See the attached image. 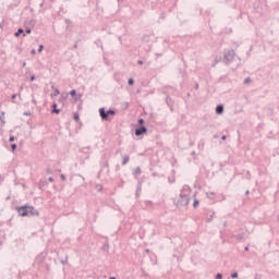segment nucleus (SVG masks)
<instances>
[{
  "instance_id": "obj_1",
  "label": "nucleus",
  "mask_w": 279,
  "mask_h": 279,
  "mask_svg": "<svg viewBox=\"0 0 279 279\" xmlns=\"http://www.w3.org/2000/svg\"><path fill=\"white\" fill-rule=\"evenodd\" d=\"M189 202H191V187L189 185H184L175 204L178 207L189 206Z\"/></svg>"
},
{
  "instance_id": "obj_2",
  "label": "nucleus",
  "mask_w": 279,
  "mask_h": 279,
  "mask_svg": "<svg viewBox=\"0 0 279 279\" xmlns=\"http://www.w3.org/2000/svg\"><path fill=\"white\" fill-rule=\"evenodd\" d=\"M16 213L20 215V217H38L40 213L34 208V206L24 205L16 207Z\"/></svg>"
},
{
  "instance_id": "obj_3",
  "label": "nucleus",
  "mask_w": 279,
  "mask_h": 279,
  "mask_svg": "<svg viewBox=\"0 0 279 279\" xmlns=\"http://www.w3.org/2000/svg\"><path fill=\"white\" fill-rule=\"evenodd\" d=\"M99 114L102 121H110V117H114V114H117V111H114V109H109L106 111V108H100Z\"/></svg>"
},
{
  "instance_id": "obj_4",
  "label": "nucleus",
  "mask_w": 279,
  "mask_h": 279,
  "mask_svg": "<svg viewBox=\"0 0 279 279\" xmlns=\"http://www.w3.org/2000/svg\"><path fill=\"white\" fill-rule=\"evenodd\" d=\"M234 56H235L234 50H225L223 57H225L226 62L229 63L232 60H234Z\"/></svg>"
},
{
  "instance_id": "obj_5",
  "label": "nucleus",
  "mask_w": 279,
  "mask_h": 279,
  "mask_svg": "<svg viewBox=\"0 0 279 279\" xmlns=\"http://www.w3.org/2000/svg\"><path fill=\"white\" fill-rule=\"evenodd\" d=\"M143 134H147V128L140 126L135 129V136H143Z\"/></svg>"
},
{
  "instance_id": "obj_6",
  "label": "nucleus",
  "mask_w": 279,
  "mask_h": 279,
  "mask_svg": "<svg viewBox=\"0 0 279 279\" xmlns=\"http://www.w3.org/2000/svg\"><path fill=\"white\" fill-rule=\"evenodd\" d=\"M216 114H223V105H218L216 107Z\"/></svg>"
},
{
  "instance_id": "obj_7",
  "label": "nucleus",
  "mask_w": 279,
  "mask_h": 279,
  "mask_svg": "<svg viewBox=\"0 0 279 279\" xmlns=\"http://www.w3.org/2000/svg\"><path fill=\"white\" fill-rule=\"evenodd\" d=\"M52 112L54 114H60V109H58V104L53 102L52 105Z\"/></svg>"
},
{
  "instance_id": "obj_8",
  "label": "nucleus",
  "mask_w": 279,
  "mask_h": 279,
  "mask_svg": "<svg viewBox=\"0 0 279 279\" xmlns=\"http://www.w3.org/2000/svg\"><path fill=\"white\" fill-rule=\"evenodd\" d=\"M52 89L54 90L53 94L50 95V97H58V95H60V89L56 88L52 86Z\"/></svg>"
},
{
  "instance_id": "obj_9",
  "label": "nucleus",
  "mask_w": 279,
  "mask_h": 279,
  "mask_svg": "<svg viewBox=\"0 0 279 279\" xmlns=\"http://www.w3.org/2000/svg\"><path fill=\"white\" fill-rule=\"evenodd\" d=\"M0 121H1V125H5V112H1V116H0Z\"/></svg>"
},
{
  "instance_id": "obj_10",
  "label": "nucleus",
  "mask_w": 279,
  "mask_h": 279,
  "mask_svg": "<svg viewBox=\"0 0 279 279\" xmlns=\"http://www.w3.org/2000/svg\"><path fill=\"white\" fill-rule=\"evenodd\" d=\"M206 197L211 201L215 199V192H207Z\"/></svg>"
},
{
  "instance_id": "obj_11",
  "label": "nucleus",
  "mask_w": 279,
  "mask_h": 279,
  "mask_svg": "<svg viewBox=\"0 0 279 279\" xmlns=\"http://www.w3.org/2000/svg\"><path fill=\"white\" fill-rule=\"evenodd\" d=\"M130 162V156L125 155L122 160V165L125 166Z\"/></svg>"
},
{
  "instance_id": "obj_12",
  "label": "nucleus",
  "mask_w": 279,
  "mask_h": 279,
  "mask_svg": "<svg viewBox=\"0 0 279 279\" xmlns=\"http://www.w3.org/2000/svg\"><path fill=\"white\" fill-rule=\"evenodd\" d=\"M24 33L25 31L23 28H19L17 32L14 34V36L19 38V36H21V34H24Z\"/></svg>"
},
{
  "instance_id": "obj_13",
  "label": "nucleus",
  "mask_w": 279,
  "mask_h": 279,
  "mask_svg": "<svg viewBox=\"0 0 279 279\" xmlns=\"http://www.w3.org/2000/svg\"><path fill=\"white\" fill-rule=\"evenodd\" d=\"M198 206H199V201L194 199L193 207H194V208H197Z\"/></svg>"
},
{
  "instance_id": "obj_14",
  "label": "nucleus",
  "mask_w": 279,
  "mask_h": 279,
  "mask_svg": "<svg viewBox=\"0 0 279 279\" xmlns=\"http://www.w3.org/2000/svg\"><path fill=\"white\" fill-rule=\"evenodd\" d=\"M71 97H75L77 95V92L75 89H72L70 92Z\"/></svg>"
},
{
  "instance_id": "obj_15",
  "label": "nucleus",
  "mask_w": 279,
  "mask_h": 279,
  "mask_svg": "<svg viewBox=\"0 0 279 279\" xmlns=\"http://www.w3.org/2000/svg\"><path fill=\"white\" fill-rule=\"evenodd\" d=\"M145 124V120L143 118L138 119V125L143 126Z\"/></svg>"
},
{
  "instance_id": "obj_16",
  "label": "nucleus",
  "mask_w": 279,
  "mask_h": 279,
  "mask_svg": "<svg viewBox=\"0 0 279 279\" xmlns=\"http://www.w3.org/2000/svg\"><path fill=\"white\" fill-rule=\"evenodd\" d=\"M128 84H129V86H134V78H129Z\"/></svg>"
},
{
  "instance_id": "obj_17",
  "label": "nucleus",
  "mask_w": 279,
  "mask_h": 279,
  "mask_svg": "<svg viewBox=\"0 0 279 279\" xmlns=\"http://www.w3.org/2000/svg\"><path fill=\"white\" fill-rule=\"evenodd\" d=\"M134 175H141V169H140V168H136V169H135Z\"/></svg>"
},
{
  "instance_id": "obj_18",
  "label": "nucleus",
  "mask_w": 279,
  "mask_h": 279,
  "mask_svg": "<svg viewBox=\"0 0 279 279\" xmlns=\"http://www.w3.org/2000/svg\"><path fill=\"white\" fill-rule=\"evenodd\" d=\"M45 49V46L43 45H39V48H38V53H43V50Z\"/></svg>"
},
{
  "instance_id": "obj_19",
  "label": "nucleus",
  "mask_w": 279,
  "mask_h": 279,
  "mask_svg": "<svg viewBox=\"0 0 279 279\" xmlns=\"http://www.w3.org/2000/svg\"><path fill=\"white\" fill-rule=\"evenodd\" d=\"M74 121H80V114L78 113H74Z\"/></svg>"
},
{
  "instance_id": "obj_20",
  "label": "nucleus",
  "mask_w": 279,
  "mask_h": 279,
  "mask_svg": "<svg viewBox=\"0 0 279 279\" xmlns=\"http://www.w3.org/2000/svg\"><path fill=\"white\" fill-rule=\"evenodd\" d=\"M250 82H252V78H250V77H246V78L244 80V84H250Z\"/></svg>"
},
{
  "instance_id": "obj_21",
  "label": "nucleus",
  "mask_w": 279,
  "mask_h": 279,
  "mask_svg": "<svg viewBox=\"0 0 279 279\" xmlns=\"http://www.w3.org/2000/svg\"><path fill=\"white\" fill-rule=\"evenodd\" d=\"M231 278H239V272H233L232 275H231Z\"/></svg>"
},
{
  "instance_id": "obj_22",
  "label": "nucleus",
  "mask_w": 279,
  "mask_h": 279,
  "mask_svg": "<svg viewBox=\"0 0 279 279\" xmlns=\"http://www.w3.org/2000/svg\"><path fill=\"white\" fill-rule=\"evenodd\" d=\"M11 149H12V151H15L16 150V144H12Z\"/></svg>"
},
{
  "instance_id": "obj_23",
  "label": "nucleus",
  "mask_w": 279,
  "mask_h": 279,
  "mask_svg": "<svg viewBox=\"0 0 279 279\" xmlns=\"http://www.w3.org/2000/svg\"><path fill=\"white\" fill-rule=\"evenodd\" d=\"M60 178H61V180H62L63 182L66 180V175H64V174H61Z\"/></svg>"
},
{
  "instance_id": "obj_24",
  "label": "nucleus",
  "mask_w": 279,
  "mask_h": 279,
  "mask_svg": "<svg viewBox=\"0 0 279 279\" xmlns=\"http://www.w3.org/2000/svg\"><path fill=\"white\" fill-rule=\"evenodd\" d=\"M221 278H223V275L217 274L216 279H221Z\"/></svg>"
},
{
  "instance_id": "obj_25",
  "label": "nucleus",
  "mask_w": 279,
  "mask_h": 279,
  "mask_svg": "<svg viewBox=\"0 0 279 279\" xmlns=\"http://www.w3.org/2000/svg\"><path fill=\"white\" fill-rule=\"evenodd\" d=\"M32 56H36V49L31 50Z\"/></svg>"
},
{
  "instance_id": "obj_26",
  "label": "nucleus",
  "mask_w": 279,
  "mask_h": 279,
  "mask_svg": "<svg viewBox=\"0 0 279 279\" xmlns=\"http://www.w3.org/2000/svg\"><path fill=\"white\" fill-rule=\"evenodd\" d=\"M26 34H32V28H26Z\"/></svg>"
},
{
  "instance_id": "obj_27",
  "label": "nucleus",
  "mask_w": 279,
  "mask_h": 279,
  "mask_svg": "<svg viewBox=\"0 0 279 279\" xmlns=\"http://www.w3.org/2000/svg\"><path fill=\"white\" fill-rule=\"evenodd\" d=\"M9 141L10 143H14V136H10Z\"/></svg>"
},
{
  "instance_id": "obj_28",
  "label": "nucleus",
  "mask_w": 279,
  "mask_h": 279,
  "mask_svg": "<svg viewBox=\"0 0 279 279\" xmlns=\"http://www.w3.org/2000/svg\"><path fill=\"white\" fill-rule=\"evenodd\" d=\"M11 99H12V101H14V99H16V94H13Z\"/></svg>"
},
{
  "instance_id": "obj_29",
  "label": "nucleus",
  "mask_w": 279,
  "mask_h": 279,
  "mask_svg": "<svg viewBox=\"0 0 279 279\" xmlns=\"http://www.w3.org/2000/svg\"><path fill=\"white\" fill-rule=\"evenodd\" d=\"M48 182H53V177H49Z\"/></svg>"
},
{
  "instance_id": "obj_30",
  "label": "nucleus",
  "mask_w": 279,
  "mask_h": 279,
  "mask_svg": "<svg viewBox=\"0 0 279 279\" xmlns=\"http://www.w3.org/2000/svg\"><path fill=\"white\" fill-rule=\"evenodd\" d=\"M213 217H214V214L209 218H207V221H213Z\"/></svg>"
},
{
  "instance_id": "obj_31",
  "label": "nucleus",
  "mask_w": 279,
  "mask_h": 279,
  "mask_svg": "<svg viewBox=\"0 0 279 279\" xmlns=\"http://www.w3.org/2000/svg\"><path fill=\"white\" fill-rule=\"evenodd\" d=\"M34 80H36V76L35 75L31 76V82H34Z\"/></svg>"
},
{
  "instance_id": "obj_32",
  "label": "nucleus",
  "mask_w": 279,
  "mask_h": 279,
  "mask_svg": "<svg viewBox=\"0 0 279 279\" xmlns=\"http://www.w3.org/2000/svg\"><path fill=\"white\" fill-rule=\"evenodd\" d=\"M198 147H204V142H201V143L198 144Z\"/></svg>"
},
{
  "instance_id": "obj_33",
  "label": "nucleus",
  "mask_w": 279,
  "mask_h": 279,
  "mask_svg": "<svg viewBox=\"0 0 279 279\" xmlns=\"http://www.w3.org/2000/svg\"><path fill=\"white\" fill-rule=\"evenodd\" d=\"M140 191H141V185L137 187L136 195H138Z\"/></svg>"
},
{
  "instance_id": "obj_34",
  "label": "nucleus",
  "mask_w": 279,
  "mask_h": 279,
  "mask_svg": "<svg viewBox=\"0 0 279 279\" xmlns=\"http://www.w3.org/2000/svg\"><path fill=\"white\" fill-rule=\"evenodd\" d=\"M226 138H227L226 135L221 136V141H226Z\"/></svg>"
},
{
  "instance_id": "obj_35",
  "label": "nucleus",
  "mask_w": 279,
  "mask_h": 279,
  "mask_svg": "<svg viewBox=\"0 0 279 279\" xmlns=\"http://www.w3.org/2000/svg\"><path fill=\"white\" fill-rule=\"evenodd\" d=\"M137 64H143V60H138V61H137Z\"/></svg>"
},
{
  "instance_id": "obj_36",
  "label": "nucleus",
  "mask_w": 279,
  "mask_h": 279,
  "mask_svg": "<svg viewBox=\"0 0 279 279\" xmlns=\"http://www.w3.org/2000/svg\"><path fill=\"white\" fill-rule=\"evenodd\" d=\"M244 250H245V252H247L250 250V247L246 246Z\"/></svg>"
},
{
  "instance_id": "obj_37",
  "label": "nucleus",
  "mask_w": 279,
  "mask_h": 279,
  "mask_svg": "<svg viewBox=\"0 0 279 279\" xmlns=\"http://www.w3.org/2000/svg\"><path fill=\"white\" fill-rule=\"evenodd\" d=\"M109 279H117V277H110Z\"/></svg>"
},
{
  "instance_id": "obj_38",
  "label": "nucleus",
  "mask_w": 279,
  "mask_h": 279,
  "mask_svg": "<svg viewBox=\"0 0 279 279\" xmlns=\"http://www.w3.org/2000/svg\"><path fill=\"white\" fill-rule=\"evenodd\" d=\"M246 195H250V191H246Z\"/></svg>"
},
{
  "instance_id": "obj_39",
  "label": "nucleus",
  "mask_w": 279,
  "mask_h": 279,
  "mask_svg": "<svg viewBox=\"0 0 279 279\" xmlns=\"http://www.w3.org/2000/svg\"><path fill=\"white\" fill-rule=\"evenodd\" d=\"M255 279H258V276H256Z\"/></svg>"
}]
</instances>
